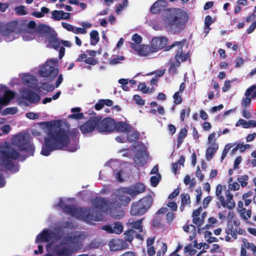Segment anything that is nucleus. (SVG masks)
Listing matches in <instances>:
<instances>
[{"instance_id": "29", "label": "nucleus", "mask_w": 256, "mask_h": 256, "mask_svg": "<svg viewBox=\"0 0 256 256\" xmlns=\"http://www.w3.org/2000/svg\"><path fill=\"white\" fill-rule=\"evenodd\" d=\"M81 109L80 108L76 107L71 109V112L73 113L68 116V118L74 120H81L84 118V114L80 112Z\"/></svg>"}, {"instance_id": "18", "label": "nucleus", "mask_w": 256, "mask_h": 256, "mask_svg": "<svg viewBox=\"0 0 256 256\" xmlns=\"http://www.w3.org/2000/svg\"><path fill=\"white\" fill-rule=\"evenodd\" d=\"M18 24L17 21L10 22L6 24L2 25V35L4 36H9L14 32H18Z\"/></svg>"}, {"instance_id": "23", "label": "nucleus", "mask_w": 256, "mask_h": 256, "mask_svg": "<svg viewBox=\"0 0 256 256\" xmlns=\"http://www.w3.org/2000/svg\"><path fill=\"white\" fill-rule=\"evenodd\" d=\"M255 89H256V84H253L246 90L245 92L246 97L242 98V103L243 108H247V107L250 105L251 98H248V96L252 94L253 90Z\"/></svg>"}, {"instance_id": "37", "label": "nucleus", "mask_w": 256, "mask_h": 256, "mask_svg": "<svg viewBox=\"0 0 256 256\" xmlns=\"http://www.w3.org/2000/svg\"><path fill=\"white\" fill-rule=\"evenodd\" d=\"M225 232L228 234H230L233 238L234 239L237 238V234H236V230H234V226L232 224H228L227 228L225 230Z\"/></svg>"}, {"instance_id": "4", "label": "nucleus", "mask_w": 256, "mask_h": 256, "mask_svg": "<svg viewBox=\"0 0 256 256\" xmlns=\"http://www.w3.org/2000/svg\"><path fill=\"white\" fill-rule=\"evenodd\" d=\"M18 152L10 146L0 150V165L7 170H12L14 164L12 160H16L20 157Z\"/></svg>"}, {"instance_id": "5", "label": "nucleus", "mask_w": 256, "mask_h": 256, "mask_svg": "<svg viewBox=\"0 0 256 256\" xmlns=\"http://www.w3.org/2000/svg\"><path fill=\"white\" fill-rule=\"evenodd\" d=\"M131 200L129 196L119 195L118 200L113 198L110 203V216L116 218H120L124 215V212L122 208V204L124 206L128 205Z\"/></svg>"}, {"instance_id": "55", "label": "nucleus", "mask_w": 256, "mask_h": 256, "mask_svg": "<svg viewBox=\"0 0 256 256\" xmlns=\"http://www.w3.org/2000/svg\"><path fill=\"white\" fill-rule=\"evenodd\" d=\"M134 100H135L136 103L140 106H144L145 104V100L141 98V97L138 94L134 96Z\"/></svg>"}, {"instance_id": "54", "label": "nucleus", "mask_w": 256, "mask_h": 256, "mask_svg": "<svg viewBox=\"0 0 256 256\" xmlns=\"http://www.w3.org/2000/svg\"><path fill=\"white\" fill-rule=\"evenodd\" d=\"M124 59V56H117L116 58L112 59L110 62V64H119L120 61L123 60Z\"/></svg>"}, {"instance_id": "52", "label": "nucleus", "mask_w": 256, "mask_h": 256, "mask_svg": "<svg viewBox=\"0 0 256 256\" xmlns=\"http://www.w3.org/2000/svg\"><path fill=\"white\" fill-rule=\"evenodd\" d=\"M38 30L42 34H47L49 32L50 27L44 24H40L38 26Z\"/></svg>"}, {"instance_id": "8", "label": "nucleus", "mask_w": 256, "mask_h": 256, "mask_svg": "<svg viewBox=\"0 0 256 256\" xmlns=\"http://www.w3.org/2000/svg\"><path fill=\"white\" fill-rule=\"evenodd\" d=\"M222 186L221 184H218L216 186V195L218 197L221 205L224 208H227L229 210L233 209L236 204L233 198V194L230 193V190H227L225 192V196L226 200H225L224 196L222 195Z\"/></svg>"}, {"instance_id": "1", "label": "nucleus", "mask_w": 256, "mask_h": 256, "mask_svg": "<svg viewBox=\"0 0 256 256\" xmlns=\"http://www.w3.org/2000/svg\"><path fill=\"white\" fill-rule=\"evenodd\" d=\"M46 136L44 138L40 154L48 156L52 152L68 148L70 140L67 131L62 128L60 122L50 121L45 122Z\"/></svg>"}, {"instance_id": "3", "label": "nucleus", "mask_w": 256, "mask_h": 256, "mask_svg": "<svg viewBox=\"0 0 256 256\" xmlns=\"http://www.w3.org/2000/svg\"><path fill=\"white\" fill-rule=\"evenodd\" d=\"M80 238V234L65 237L64 240L70 242L62 241L54 247L56 256H72L82 246Z\"/></svg>"}, {"instance_id": "60", "label": "nucleus", "mask_w": 256, "mask_h": 256, "mask_svg": "<svg viewBox=\"0 0 256 256\" xmlns=\"http://www.w3.org/2000/svg\"><path fill=\"white\" fill-rule=\"evenodd\" d=\"M196 175L198 177L200 182H202L204 179V176L202 174L199 166L196 168Z\"/></svg>"}, {"instance_id": "47", "label": "nucleus", "mask_w": 256, "mask_h": 256, "mask_svg": "<svg viewBox=\"0 0 256 256\" xmlns=\"http://www.w3.org/2000/svg\"><path fill=\"white\" fill-rule=\"evenodd\" d=\"M248 180V175L244 174L240 178H238V181L240 183L242 187L244 188L247 186V181Z\"/></svg>"}, {"instance_id": "58", "label": "nucleus", "mask_w": 256, "mask_h": 256, "mask_svg": "<svg viewBox=\"0 0 256 256\" xmlns=\"http://www.w3.org/2000/svg\"><path fill=\"white\" fill-rule=\"evenodd\" d=\"M74 34H84L86 32V30L84 28H76L74 26L73 30L72 32Z\"/></svg>"}, {"instance_id": "13", "label": "nucleus", "mask_w": 256, "mask_h": 256, "mask_svg": "<svg viewBox=\"0 0 256 256\" xmlns=\"http://www.w3.org/2000/svg\"><path fill=\"white\" fill-rule=\"evenodd\" d=\"M58 72L59 70L58 68H55L54 66L48 64V62H46L42 67L39 71V74L42 77H48L52 80L58 76Z\"/></svg>"}, {"instance_id": "63", "label": "nucleus", "mask_w": 256, "mask_h": 256, "mask_svg": "<svg viewBox=\"0 0 256 256\" xmlns=\"http://www.w3.org/2000/svg\"><path fill=\"white\" fill-rule=\"evenodd\" d=\"M192 222L198 225V226H200L203 224L204 219L202 218L201 220L199 217H192Z\"/></svg>"}, {"instance_id": "33", "label": "nucleus", "mask_w": 256, "mask_h": 256, "mask_svg": "<svg viewBox=\"0 0 256 256\" xmlns=\"http://www.w3.org/2000/svg\"><path fill=\"white\" fill-rule=\"evenodd\" d=\"M162 218L160 215L156 214L152 220V226L155 228H162L164 225L162 222Z\"/></svg>"}, {"instance_id": "17", "label": "nucleus", "mask_w": 256, "mask_h": 256, "mask_svg": "<svg viewBox=\"0 0 256 256\" xmlns=\"http://www.w3.org/2000/svg\"><path fill=\"white\" fill-rule=\"evenodd\" d=\"M168 42V40L166 37L160 36L152 38L151 46L153 49V52H156L163 48L166 49L168 46H166Z\"/></svg>"}, {"instance_id": "16", "label": "nucleus", "mask_w": 256, "mask_h": 256, "mask_svg": "<svg viewBox=\"0 0 256 256\" xmlns=\"http://www.w3.org/2000/svg\"><path fill=\"white\" fill-rule=\"evenodd\" d=\"M111 251L116 252L126 250L128 248V244L122 239H112L108 244Z\"/></svg>"}, {"instance_id": "30", "label": "nucleus", "mask_w": 256, "mask_h": 256, "mask_svg": "<svg viewBox=\"0 0 256 256\" xmlns=\"http://www.w3.org/2000/svg\"><path fill=\"white\" fill-rule=\"evenodd\" d=\"M138 54L142 56H147L150 54L154 52H153V49L152 46L148 45H142L140 46L139 48L137 50Z\"/></svg>"}, {"instance_id": "40", "label": "nucleus", "mask_w": 256, "mask_h": 256, "mask_svg": "<svg viewBox=\"0 0 256 256\" xmlns=\"http://www.w3.org/2000/svg\"><path fill=\"white\" fill-rule=\"evenodd\" d=\"M250 122V120L246 121L244 119L240 118L236 124V126L238 127L241 126L243 128H248L251 127Z\"/></svg>"}, {"instance_id": "59", "label": "nucleus", "mask_w": 256, "mask_h": 256, "mask_svg": "<svg viewBox=\"0 0 256 256\" xmlns=\"http://www.w3.org/2000/svg\"><path fill=\"white\" fill-rule=\"evenodd\" d=\"M104 106L103 100H100L98 102L94 105V108L96 110H102Z\"/></svg>"}, {"instance_id": "21", "label": "nucleus", "mask_w": 256, "mask_h": 256, "mask_svg": "<svg viewBox=\"0 0 256 256\" xmlns=\"http://www.w3.org/2000/svg\"><path fill=\"white\" fill-rule=\"evenodd\" d=\"M167 6V2L165 0H158L150 7V12L156 14L164 10Z\"/></svg>"}, {"instance_id": "34", "label": "nucleus", "mask_w": 256, "mask_h": 256, "mask_svg": "<svg viewBox=\"0 0 256 256\" xmlns=\"http://www.w3.org/2000/svg\"><path fill=\"white\" fill-rule=\"evenodd\" d=\"M90 44L92 46H96L100 40L99 34L97 30H92L90 33Z\"/></svg>"}, {"instance_id": "25", "label": "nucleus", "mask_w": 256, "mask_h": 256, "mask_svg": "<svg viewBox=\"0 0 256 256\" xmlns=\"http://www.w3.org/2000/svg\"><path fill=\"white\" fill-rule=\"evenodd\" d=\"M143 219H140L136 220H134L132 219H130L127 223L128 227L130 228L135 229L138 230V232H142V222Z\"/></svg>"}, {"instance_id": "62", "label": "nucleus", "mask_w": 256, "mask_h": 256, "mask_svg": "<svg viewBox=\"0 0 256 256\" xmlns=\"http://www.w3.org/2000/svg\"><path fill=\"white\" fill-rule=\"evenodd\" d=\"M236 64L235 67L236 68H239L242 65H243L244 63V59L240 56H238L236 59Z\"/></svg>"}, {"instance_id": "38", "label": "nucleus", "mask_w": 256, "mask_h": 256, "mask_svg": "<svg viewBox=\"0 0 256 256\" xmlns=\"http://www.w3.org/2000/svg\"><path fill=\"white\" fill-rule=\"evenodd\" d=\"M52 18L54 20H63L64 12L62 10H54L52 12Z\"/></svg>"}, {"instance_id": "35", "label": "nucleus", "mask_w": 256, "mask_h": 256, "mask_svg": "<svg viewBox=\"0 0 256 256\" xmlns=\"http://www.w3.org/2000/svg\"><path fill=\"white\" fill-rule=\"evenodd\" d=\"M135 234L136 231L134 230L129 228L124 232V240L131 242L134 238Z\"/></svg>"}, {"instance_id": "41", "label": "nucleus", "mask_w": 256, "mask_h": 256, "mask_svg": "<svg viewBox=\"0 0 256 256\" xmlns=\"http://www.w3.org/2000/svg\"><path fill=\"white\" fill-rule=\"evenodd\" d=\"M140 138V134L138 132H132L131 134L127 135L128 140L130 142L137 141Z\"/></svg>"}, {"instance_id": "11", "label": "nucleus", "mask_w": 256, "mask_h": 256, "mask_svg": "<svg viewBox=\"0 0 256 256\" xmlns=\"http://www.w3.org/2000/svg\"><path fill=\"white\" fill-rule=\"evenodd\" d=\"M186 42V39H183L180 42H174L171 45L168 46L166 48V50H169L174 46H178V52L174 56L175 60L180 61V60L182 62H186L190 56L189 53L185 54L182 52V47Z\"/></svg>"}, {"instance_id": "46", "label": "nucleus", "mask_w": 256, "mask_h": 256, "mask_svg": "<svg viewBox=\"0 0 256 256\" xmlns=\"http://www.w3.org/2000/svg\"><path fill=\"white\" fill-rule=\"evenodd\" d=\"M18 112V108L16 107L7 108L2 112L3 115L14 114Z\"/></svg>"}, {"instance_id": "28", "label": "nucleus", "mask_w": 256, "mask_h": 256, "mask_svg": "<svg viewBox=\"0 0 256 256\" xmlns=\"http://www.w3.org/2000/svg\"><path fill=\"white\" fill-rule=\"evenodd\" d=\"M218 148V144L216 142H213L207 148L206 153V158L207 160H210L212 158Z\"/></svg>"}, {"instance_id": "15", "label": "nucleus", "mask_w": 256, "mask_h": 256, "mask_svg": "<svg viewBox=\"0 0 256 256\" xmlns=\"http://www.w3.org/2000/svg\"><path fill=\"white\" fill-rule=\"evenodd\" d=\"M146 190V186L141 182H137L128 188H123L122 192L124 194H128L132 197L144 192Z\"/></svg>"}, {"instance_id": "31", "label": "nucleus", "mask_w": 256, "mask_h": 256, "mask_svg": "<svg viewBox=\"0 0 256 256\" xmlns=\"http://www.w3.org/2000/svg\"><path fill=\"white\" fill-rule=\"evenodd\" d=\"M187 130L186 128H182L178 134L177 140V147L178 148L184 142V139L186 137L187 134Z\"/></svg>"}, {"instance_id": "6", "label": "nucleus", "mask_w": 256, "mask_h": 256, "mask_svg": "<svg viewBox=\"0 0 256 256\" xmlns=\"http://www.w3.org/2000/svg\"><path fill=\"white\" fill-rule=\"evenodd\" d=\"M153 202L152 196L149 194L144 196L132 204L130 209L131 214L135 216L144 214L152 206Z\"/></svg>"}, {"instance_id": "53", "label": "nucleus", "mask_w": 256, "mask_h": 256, "mask_svg": "<svg viewBox=\"0 0 256 256\" xmlns=\"http://www.w3.org/2000/svg\"><path fill=\"white\" fill-rule=\"evenodd\" d=\"M138 89L144 94H147L149 91V88L146 86L144 82H140L138 85Z\"/></svg>"}, {"instance_id": "22", "label": "nucleus", "mask_w": 256, "mask_h": 256, "mask_svg": "<svg viewBox=\"0 0 256 256\" xmlns=\"http://www.w3.org/2000/svg\"><path fill=\"white\" fill-rule=\"evenodd\" d=\"M93 204L95 208L102 211L108 210V202L105 198L96 196L93 201Z\"/></svg>"}, {"instance_id": "10", "label": "nucleus", "mask_w": 256, "mask_h": 256, "mask_svg": "<svg viewBox=\"0 0 256 256\" xmlns=\"http://www.w3.org/2000/svg\"><path fill=\"white\" fill-rule=\"evenodd\" d=\"M98 122L97 125V130L100 132H112L114 130V120L110 117L104 119L98 117Z\"/></svg>"}, {"instance_id": "42", "label": "nucleus", "mask_w": 256, "mask_h": 256, "mask_svg": "<svg viewBox=\"0 0 256 256\" xmlns=\"http://www.w3.org/2000/svg\"><path fill=\"white\" fill-rule=\"evenodd\" d=\"M124 226L119 222L114 223V226H112L113 234H120L123 231Z\"/></svg>"}, {"instance_id": "45", "label": "nucleus", "mask_w": 256, "mask_h": 256, "mask_svg": "<svg viewBox=\"0 0 256 256\" xmlns=\"http://www.w3.org/2000/svg\"><path fill=\"white\" fill-rule=\"evenodd\" d=\"M157 176H152L150 178V184L154 187H156L158 185L161 178V175L160 174H158V175Z\"/></svg>"}, {"instance_id": "57", "label": "nucleus", "mask_w": 256, "mask_h": 256, "mask_svg": "<svg viewBox=\"0 0 256 256\" xmlns=\"http://www.w3.org/2000/svg\"><path fill=\"white\" fill-rule=\"evenodd\" d=\"M132 40L136 44H140L142 41V37L138 34H134L132 36Z\"/></svg>"}, {"instance_id": "27", "label": "nucleus", "mask_w": 256, "mask_h": 256, "mask_svg": "<svg viewBox=\"0 0 256 256\" xmlns=\"http://www.w3.org/2000/svg\"><path fill=\"white\" fill-rule=\"evenodd\" d=\"M14 96V92L10 90H6L4 91L3 96L0 98V101L3 103V105H8Z\"/></svg>"}, {"instance_id": "19", "label": "nucleus", "mask_w": 256, "mask_h": 256, "mask_svg": "<svg viewBox=\"0 0 256 256\" xmlns=\"http://www.w3.org/2000/svg\"><path fill=\"white\" fill-rule=\"evenodd\" d=\"M148 160V155L144 150L138 152L134 158V162L139 166H144L146 164Z\"/></svg>"}, {"instance_id": "2", "label": "nucleus", "mask_w": 256, "mask_h": 256, "mask_svg": "<svg viewBox=\"0 0 256 256\" xmlns=\"http://www.w3.org/2000/svg\"><path fill=\"white\" fill-rule=\"evenodd\" d=\"M63 212L76 218L81 219L87 223L93 221L99 222L103 219L102 214L96 210H90L88 208H75L74 206L66 204L62 200L58 203Z\"/></svg>"}, {"instance_id": "26", "label": "nucleus", "mask_w": 256, "mask_h": 256, "mask_svg": "<svg viewBox=\"0 0 256 256\" xmlns=\"http://www.w3.org/2000/svg\"><path fill=\"white\" fill-rule=\"evenodd\" d=\"M76 61L79 62L84 61L86 64L92 66H94L98 63V60L94 58H88V55L85 53H82L80 54L78 58L76 60Z\"/></svg>"}, {"instance_id": "7", "label": "nucleus", "mask_w": 256, "mask_h": 256, "mask_svg": "<svg viewBox=\"0 0 256 256\" xmlns=\"http://www.w3.org/2000/svg\"><path fill=\"white\" fill-rule=\"evenodd\" d=\"M12 142L20 150L26 151L30 156L34 155V147L30 143L26 136L21 134L15 136L12 138Z\"/></svg>"}, {"instance_id": "14", "label": "nucleus", "mask_w": 256, "mask_h": 256, "mask_svg": "<svg viewBox=\"0 0 256 256\" xmlns=\"http://www.w3.org/2000/svg\"><path fill=\"white\" fill-rule=\"evenodd\" d=\"M98 122V116H92L80 126V130L82 134L92 132L97 129Z\"/></svg>"}, {"instance_id": "24", "label": "nucleus", "mask_w": 256, "mask_h": 256, "mask_svg": "<svg viewBox=\"0 0 256 256\" xmlns=\"http://www.w3.org/2000/svg\"><path fill=\"white\" fill-rule=\"evenodd\" d=\"M131 129V126L125 122H116L114 121V130H116L118 132H130Z\"/></svg>"}, {"instance_id": "56", "label": "nucleus", "mask_w": 256, "mask_h": 256, "mask_svg": "<svg viewBox=\"0 0 256 256\" xmlns=\"http://www.w3.org/2000/svg\"><path fill=\"white\" fill-rule=\"evenodd\" d=\"M174 217V214L173 212H168L166 216V222L168 224H170Z\"/></svg>"}, {"instance_id": "50", "label": "nucleus", "mask_w": 256, "mask_h": 256, "mask_svg": "<svg viewBox=\"0 0 256 256\" xmlns=\"http://www.w3.org/2000/svg\"><path fill=\"white\" fill-rule=\"evenodd\" d=\"M15 10L16 12V14L20 16H24L27 14L25 10V7L24 6H16L15 8Z\"/></svg>"}, {"instance_id": "32", "label": "nucleus", "mask_w": 256, "mask_h": 256, "mask_svg": "<svg viewBox=\"0 0 256 256\" xmlns=\"http://www.w3.org/2000/svg\"><path fill=\"white\" fill-rule=\"evenodd\" d=\"M49 44L52 45L53 48L58 50L60 46V42L56 38V34L51 35L49 37L48 40Z\"/></svg>"}, {"instance_id": "44", "label": "nucleus", "mask_w": 256, "mask_h": 256, "mask_svg": "<svg viewBox=\"0 0 256 256\" xmlns=\"http://www.w3.org/2000/svg\"><path fill=\"white\" fill-rule=\"evenodd\" d=\"M181 204L186 206L190 204V196L188 194H181Z\"/></svg>"}, {"instance_id": "49", "label": "nucleus", "mask_w": 256, "mask_h": 256, "mask_svg": "<svg viewBox=\"0 0 256 256\" xmlns=\"http://www.w3.org/2000/svg\"><path fill=\"white\" fill-rule=\"evenodd\" d=\"M180 94V92H176L173 95L174 102L176 105L181 104L182 100Z\"/></svg>"}, {"instance_id": "39", "label": "nucleus", "mask_w": 256, "mask_h": 256, "mask_svg": "<svg viewBox=\"0 0 256 256\" xmlns=\"http://www.w3.org/2000/svg\"><path fill=\"white\" fill-rule=\"evenodd\" d=\"M180 64V61L175 60L174 62H171L168 68V72L172 74H176L177 73L176 68L178 67Z\"/></svg>"}, {"instance_id": "48", "label": "nucleus", "mask_w": 256, "mask_h": 256, "mask_svg": "<svg viewBox=\"0 0 256 256\" xmlns=\"http://www.w3.org/2000/svg\"><path fill=\"white\" fill-rule=\"evenodd\" d=\"M190 112V108L189 107L187 108L182 109L181 110L180 114V120L182 122L184 121L186 117V114L188 116H189Z\"/></svg>"}, {"instance_id": "12", "label": "nucleus", "mask_w": 256, "mask_h": 256, "mask_svg": "<svg viewBox=\"0 0 256 256\" xmlns=\"http://www.w3.org/2000/svg\"><path fill=\"white\" fill-rule=\"evenodd\" d=\"M52 239L58 240L60 237L57 234L49 229H44L36 237V243L48 242Z\"/></svg>"}, {"instance_id": "20", "label": "nucleus", "mask_w": 256, "mask_h": 256, "mask_svg": "<svg viewBox=\"0 0 256 256\" xmlns=\"http://www.w3.org/2000/svg\"><path fill=\"white\" fill-rule=\"evenodd\" d=\"M22 96L24 99L32 104H36L40 100V97L38 94L30 90H24Z\"/></svg>"}, {"instance_id": "9", "label": "nucleus", "mask_w": 256, "mask_h": 256, "mask_svg": "<svg viewBox=\"0 0 256 256\" xmlns=\"http://www.w3.org/2000/svg\"><path fill=\"white\" fill-rule=\"evenodd\" d=\"M188 16L184 10L178 9L174 12V16L169 20L170 24L178 28H184L188 21Z\"/></svg>"}, {"instance_id": "64", "label": "nucleus", "mask_w": 256, "mask_h": 256, "mask_svg": "<svg viewBox=\"0 0 256 256\" xmlns=\"http://www.w3.org/2000/svg\"><path fill=\"white\" fill-rule=\"evenodd\" d=\"M256 28V20L254 21L250 25L249 28L247 29L246 32L248 34H251L253 32Z\"/></svg>"}, {"instance_id": "43", "label": "nucleus", "mask_w": 256, "mask_h": 256, "mask_svg": "<svg viewBox=\"0 0 256 256\" xmlns=\"http://www.w3.org/2000/svg\"><path fill=\"white\" fill-rule=\"evenodd\" d=\"M22 80L25 85L30 86L32 84V81L34 80V78L30 74H26L22 76Z\"/></svg>"}, {"instance_id": "51", "label": "nucleus", "mask_w": 256, "mask_h": 256, "mask_svg": "<svg viewBox=\"0 0 256 256\" xmlns=\"http://www.w3.org/2000/svg\"><path fill=\"white\" fill-rule=\"evenodd\" d=\"M243 212L241 214V216L242 218L244 220H248V218L250 217L252 211L251 210H248L245 208H243L242 210Z\"/></svg>"}, {"instance_id": "36", "label": "nucleus", "mask_w": 256, "mask_h": 256, "mask_svg": "<svg viewBox=\"0 0 256 256\" xmlns=\"http://www.w3.org/2000/svg\"><path fill=\"white\" fill-rule=\"evenodd\" d=\"M214 22L210 16L208 15L204 18V32L207 34L210 30V26Z\"/></svg>"}, {"instance_id": "61", "label": "nucleus", "mask_w": 256, "mask_h": 256, "mask_svg": "<svg viewBox=\"0 0 256 256\" xmlns=\"http://www.w3.org/2000/svg\"><path fill=\"white\" fill-rule=\"evenodd\" d=\"M42 88L46 90L51 92L54 90V87L51 84H47L46 82H44L42 84Z\"/></svg>"}]
</instances>
